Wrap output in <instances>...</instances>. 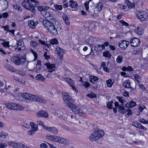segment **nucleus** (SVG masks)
<instances>
[{
    "label": "nucleus",
    "mask_w": 148,
    "mask_h": 148,
    "mask_svg": "<svg viewBox=\"0 0 148 148\" xmlns=\"http://www.w3.org/2000/svg\"><path fill=\"white\" fill-rule=\"evenodd\" d=\"M141 51L142 49H140L137 50H134L132 52V53L134 55H137L141 56H142Z\"/></svg>",
    "instance_id": "nucleus-29"
},
{
    "label": "nucleus",
    "mask_w": 148,
    "mask_h": 148,
    "mask_svg": "<svg viewBox=\"0 0 148 148\" xmlns=\"http://www.w3.org/2000/svg\"><path fill=\"white\" fill-rule=\"evenodd\" d=\"M83 85L86 88H87L90 86V83L87 82H85Z\"/></svg>",
    "instance_id": "nucleus-60"
},
{
    "label": "nucleus",
    "mask_w": 148,
    "mask_h": 148,
    "mask_svg": "<svg viewBox=\"0 0 148 148\" xmlns=\"http://www.w3.org/2000/svg\"><path fill=\"white\" fill-rule=\"evenodd\" d=\"M8 135V133L7 132L2 131L0 132V138L5 139Z\"/></svg>",
    "instance_id": "nucleus-28"
},
{
    "label": "nucleus",
    "mask_w": 148,
    "mask_h": 148,
    "mask_svg": "<svg viewBox=\"0 0 148 148\" xmlns=\"http://www.w3.org/2000/svg\"><path fill=\"white\" fill-rule=\"evenodd\" d=\"M136 34L138 35H141L143 33V30L141 27H137L135 30Z\"/></svg>",
    "instance_id": "nucleus-23"
},
{
    "label": "nucleus",
    "mask_w": 148,
    "mask_h": 148,
    "mask_svg": "<svg viewBox=\"0 0 148 148\" xmlns=\"http://www.w3.org/2000/svg\"><path fill=\"white\" fill-rule=\"evenodd\" d=\"M104 134L103 131L102 130H98L92 133L90 136V140L93 141L98 140L101 137H103Z\"/></svg>",
    "instance_id": "nucleus-5"
},
{
    "label": "nucleus",
    "mask_w": 148,
    "mask_h": 148,
    "mask_svg": "<svg viewBox=\"0 0 148 148\" xmlns=\"http://www.w3.org/2000/svg\"><path fill=\"white\" fill-rule=\"evenodd\" d=\"M21 95L25 99L33 101L35 100V95L29 94L26 92H23L21 94Z\"/></svg>",
    "instance_id": "nucleus-11"
},
{
    "label": "nucleus",
    "mask_w": 148,
    "mask_h": 148,
    "mask_svg": "<svg viewBox=\"0 0 148 148\" xmlns=\"http://www.w3.org/2000/svg\"><path fill=\"white\" fill-rule=\"evenodd\" d=\"M105 47L104 45H100L99 44H96L94 50L97 52H100L101 50L105 49Z\"/></svg>",
    "instance_id": "nucleus-20"
},
{
    "label": "nucleus",
    "mask_w": 148,
    "mask_h": 148,
    "mask_svg": "<svg viewBox=\"0 0 148 148\" xmlns=\"http://www.w3.org/2000/svg\"><path fill=\"white\" fill-rule=\"evenodd\" d=\"M7 147V144L5 143H0V148H5Z\"/></svg>",
    "instance_id": "nucleus-52"
},
{
    "label": "nucleus",
    "mask_w": 148,
    "mask_h": 148,
    "mask_svg": "<svg viewBox=\"0 0 148 148\" xmlns=\"http://www.w3.org/2000/svg\"><path fill=\"white\" fill-rule=\"evenodd\" d=\"M103 8L102 3L99 2L95 8V13H97L101 11Z\"/></svg>",
    "instance_id": "nucleus-18"
},
{
    "label": "nucleus",
    "mask_w": 148,
    "mask_h": 148,
    "mask_svg": "<svg viewBox=\"0 0 148 148\" xmlns=\"http://www.w3.org/2000/svg\"><path fill=\"white\" fill-rule=\"evenodd\" d=\"M114 106L116 108H118V111L122 114H124L127 112V108L125 109L123 106H119L117 102H115Z\"/></svg>",
    "instance_id": "nucleus-10"
},
{
    "label": "nucleus",
    "mask_w": 148,
    "mask_h": 148,
    "mask_svg": "<svg viewBox=\"0 0 148 148\" xmlns=\"http://www.w3.org/2000/svg\"><path fill=\"white\" fill-rule=\"evenodd\" d=\"M120 22L122 24L123 26H128L129 25L128 23L123 20H120Z\"/></svg>",
    "instance_id": "nucleus-51"
},
{
    "label": "nucleus",
    "mask_w": 148,
    "mask_h": 148,
    "mask_svg": "<svg viewBox=\"0 0 148 148\" xmlns=\"http://www.w3.org/2000/svg\"><path fill=\"white\" fill-rule=\"evenodd\" d=\"M16 142H9L8 143V144L9 145H10L12 147H15V143Z\"/></svg>",
    "instance_id": "nucleus-56"
},
{
    "label": "nucleus",
    "mask_w": 148,
    "mask_h": 148,
    "mask_svg": "<svg viewBox=\"0 0 148 148\" xmlns=\"http://www.w3.org/2000/svg\"><path fill=\"white\" fill-rule=\"evenodd\" d=\"M2 27L3 28L4 30L6 31L9 32V27L8 25H5V26H2Z\"/></svg>",
    "instance_id": "nucleus-58"
},
{
    "label": "nucleus",
    "mask_w": 148,
    "mask_h": 148,
    "mask_svg": "<svg viewBox=\"0 0 148 148\" xmlns=\"http://www.w3.org/2000/svg\"><path fill=\"white\" fill-rule=\"evenodd\" d=\"M31 52L34 56L35 58L36 59L37 58V53L35 51H33L32 49H31Z\"/></svg>",
    "instance_id": "nucleus-64"
},
{
    "label": "nucleus",
    "mask_w": 148,
    "mask_h": 148,
    "mask_svg": "<svg viewBox=\"0 0 148 148\" xmlns=\"http://www.w3.org/2000/svg\"><path fill=\"white\" fill-rule=\"evenodd\" d=\"M127 143L131 145H138L141 143V142H139L137 140H136L132 142V143H128V142H127Z\"/></svg>",
    "instance_id": "nucleus-47"
},
{
    "label": "nucleus",
    "mask_w": 148,
    "mask_h": 148,
    "mask_svg": "<svg viewBox=\"0 0 148 148\" xmlns=\"http://www.w3.org/2000/svg\"><path fill=\"white\" fill-rule=\"evenodd\" d=\"M64 79L66 82L72 87V89L75 90V88L73 86L74 82L73 80L69 77H65Z\"/></svg>",
    "instance_id": "nucleus-15"
},
{
    "label": "nucleus",
    "mask_w": 148,
    "mask_h": 148,
    "mask_svg": "<svg viewBox=\"0 0 148 148\" xmlns=\"http://www.w3.org/2000/svg\"><path fill=\"white\" fill-rule=\"evenodd\" d=\"M5 69L8 71L12 72L15 71V69L12 66L8 65H7L5 67Z\"/></svg>",
    "instance_id": "nucleus-33"
},
{
    "label": "nucleus",
    "mask_w": 148,
    "mask_h": 148,
    "mask_svg": "<svg viewBox=\"0 0 148 148\" xmlns=\"http://www.w3.org/2000/svg\"><path fill=\"white\" fill-rule=\"evenodd\" d=\"M69 6L71 8L73 11H77L79 9L78 5L76 2L73 0L69 1Z\"/></svg>",
    "instance_id": "nucleus-8"
},
{
    "label": "nucleus",
    "mask_w": 148,
    "mask_h": 148,
    "mask_svg": "<svg viewBox=\"0 0 148 148\" xmlns=\"http://www.w3.org/2000/svg\"><path fill=\"white\" fill-rule=\"evenodd\" d=\"M35 100H33V101H37L42 103H45L46 102L45 101L40 97H37V96L35 95Z\"/></svg>",
    "instance_id": "nucleus-30"
},
{
    "label": "nucleus",
    "mask_w": 148,
    "mask_h": 148,
    "mask_svg": "<svg viewBox=\"0 0 148 148\" xmlns=\"http://www.w3.org/2000/svg\"><path fill=\"white\" fill-rule=\"evenodd\" d=\"M36 80L44 82L45 80V79L40 74L37 75L36 76Z\"/></svg>",
    "instance_id": "nucleus-26"
},
{
    "label": "nucleus",
    "mask_w": 148,
    "mask_h": 148,
    "mask_svg": "<svg viewBox=\"0 0 148 148\" xmlns=\"http://www.w3.org/2000/svg\"><path fill=\"white\" fill-rule=\"evenodd\" d=\"M47 138L50 140L54 142H58L59 137L55 136H51L48 135L46 136Z\"/></svg>",
    "instance_id": "nucleus-21"
},
{
    "label": "nucleus",
    "mask_w": 148,
    "mask_h": 148,
    "mask_svg": "<svg viewBox=\"0 0 148 148\" xmlns=\"http://www.w3.org/2000/svg\"><path fill=\"white\" fill-rule=\"evenodd\" d=\"M47 66L48 71L49 73H52L55 70V66L54 64L50 63H46L45 64Z\"/></svg>",
    "instance_id": "nucleus-12"
},
{
    "label": "nucleus",
    "mask_w": 148,
    "mask_h": 148,
    "mask_svg": "<svg viewBox=\"0 0 148 148\" xmlns=\"http://www.w3.org/2000/svg\"><path fill=\"white\" fill-rule=\"evenodd\" d=\"M17 45H25L23 39H19L16 43Z\"/></svg>",
    "instance_id": "nucleus-41"
},
{
    "label": "nucleus",
    "mask_w": 148,
    "mask_h": 148,
    "mask_svg": "<svg viewBox=\"0 0 148 148\" xmlns=\"http://www.w3.org/2000/svg\"><path fill=\"white\" fill-rule=\"evenodd\" d=\"M37 7V10H38V11L40 12L41 14L42 11H45V10H48L49 8V7L48 6H39V5Z\"/></svg>",
    "instance_id": "nucleus-24"
},
{
    "label": "nucleus",
    "mask_w": 148,
    "mask_h": 148,
    "mask_svg": "<svg viewBox=\"0 0 148 148\" xmlns=\"http://www.w3.org/2000/svg\"><path fill=\"white\" fill-rule=\"evenodd\" d=\"M54 7L55 9L58 10H61L62 8V5L57 4L54 5Z\"/></svg>",
    "instance_id": "nucleus-43"
},
{
    "label": "nucleus",
    "mask_w": 148,
    "mask_h": 148,
    "mask_svg": "<svg viewBox=\"0 0 148 148\" xmlns=\"http://www.w3.org/2000/svg\"><path fill=\"white\" fill-rule=\"evenodd\" d=\"M43 127L44 129L50 132L51 131V129H52V127H49L45 125L43 126Z\"/></svg>",
    "instance_id": "nucleus-59"
},
{
    "label": "nucleus",
    "mask_w": 148,
    "mask_h": 148,
    "mask_svg": "<svg viewBox=\"0 0 148 148\" xmlns=\"http://www.w3.org/2000/svg\"><path fill=\"white\" fill-rule=\"evenodd\" d=\"M132 125L138 128H140V126H141V124H140L136 121L133 122L132 123Z\"/></svg>",
    "instance_id": "nucleus-37"
},
{
    "label": "nucleus",
    "mask_w": 148,
    "mask_h": 148,
    "mask_svg": "<svg viewBox=\"0 0 148 148\" xmlns=\"http://www.w3.org/2000/svg\"><path fill=\"white\" fill-rule=\"evenodd\" d=\"M107 86L109 87H111L113 84V82L111 79H109L106 81Z\"/></svg>",
    "instance_id": "nucleus-36"
},
{
    "label": "nucleus",
    "mask_w": 148,
    "mask_h": 148,
    "mask_svg": "<svg viewBox=\"0 0 148 148\" xmlns=\"http://www.w3.org/2000/svg\"><path fill=\"white\" fill-rule=\"evenodd\" d=\"M140 88L141 89L143 90H145L146 89V88L144 86L143 84H138Z\"/></svg>",
    "instance_id": "nucleus-63"
},
{
    "label": "nucleus",
    "mask_w": 148,
    "mask_h": 148,
    "mask_svg": "<svg viewBox=\"0 0 148 148\" xmlns=\"http://www.w3.org/2000/svg\"><path fill=\"white\" fill-rule=\"evenodd\" d=\"M129 41L125 40H121V42L118 43L119 47L123 49H124L129 45Z\"/></svg>",
    "instance_id": "nucleus-13"
},
{
    "label": "nucleus",
    "mask_w": 148,
    "mask_h": 148,
    "mask_svg": "<svg viewBox=\"0 0 148 148\" xmlns=\"http://www.w3.org/2000/svg\"><path fill=\"white\" fill-rule=\"evenodd\" d=\"M62 96L64 102L67 103L68 106L76 114L83 116L85 114V112L79 108L76 105L71 103L72 101L71 97L66 92H64L62 94Z\"/></svg>",
    "instance_id": "nucleus-2"
},
{
    "label": "nucleus",
    "mask_w": 148,
    "mask_h": 148,
    "mask_svg": "<svg viewBox=\"0 0 148 148\" xmlns=\"http://www.w3.org/2000/svg\"><path fill=\"white\" fill-rule=\"evenodd\" d=\"M89 2H86L84 3V6L86 8V9L87 11L89 8L88 7Z\"/></svg>",
    "instance_id": "nucleus-61"
},
{
    "label": "nucleus",
    "mask_w": 148,
    "mask_h": 148,
    "mask_svg": "<svg viewBox=\"0 0 148 148\" xmlns=\"http://www.w3.org/2000/svg\"><path fill=\"white\" fill-rule=\"evenodd\" d=\"M130 82L129 79L126 80L123 83V86L126 88H128L130 90V91L133 90L134 88L131 86Z\"/></svg>",
    "instance_id": "nucleus-14"
},
{
    "label": "nucleus",
    "mask_w": 148,
    "mask_h": 148,
    "mask_svg": "<svg viewBox=\"0 0 148 148\" xmlns=\"http://www.w3.org/2000/svg\"><path fill=\"white\" fill-rule=\"evenodd\" d=\"M112 103H113L112 101H111L110 102H107V103H106L108 109H111L112 108Z\"/></svg>",
    "instance_id": "nucleus-46"
},
{
    "label": "nucleus",
    "mask_w": 148,
    "mask_h": 148,
    "mask_svg": "<svg viewBox=\"0 0 148 148\" xmlns=\"http://www.w3.org/2000/svg\"><path fill=\"white\" fill-rule=\"evenodd\" d=\"M125 2L129 9H131L135 7V4L130 2L128 0H126Z\"/></svg>",
    "instance_id": "nucleus-27"
},
{
    "label": "nucleus",
    "mask_w": 148,
    "mask_h": 148,
    "mask_svg": "<svg viewBox=\"0 0 148 148\" xmlns=\"http://www.w3.org/2000/svg\"><path fill=\"white\" fill-rule=\"evenodd\" d=\"M130 108L134 107L136 106V103L133 101H130Z\"/></svg>",
    "instance_id": "nucleus-62"
},
{
    "label": "nucleus",
    "mask_w": 148,
    "mask_h": 148,
    "mask_svg": "<svg viewBox=\"0 0 148 148\" xmlns=\"http://www.w3.org/2000/svg\"><path fill=\"white\" fill-rule=\"evenodd\" d=\"M30 44L33 47H35L37 45V43L33 40H32L30 42Z\"/></svg>",
    "instance_id": "nucleus-53"
},
{
    "label": "nucleus",
    "mask_w": 148,
    "mask_h": 148,
    "mask_svg": "<svg viewBox=\"0 0 148 148\" xmlns=\"http://www.w3.org/2000/svg\"><path fill=\"white\" fill-rule=\"evenodd\" d=\"M51 132L54 134H56L58 133V130L56 128L54 127H52Z\"/></svg>",
    "instance_id": "nucleus-45"
},
{
    "label": "nucleus",
    "mask_w": 148,
    "mask_h": 148,
    "mask_svg": "<svg viewBox=\"0 0 148 148\" xmlns=\"http://www.w3.org/2000/svg\"><path fill=\"white\" fill-rule=\"evenodd\" d=\"M36 115L37 116L39 117H44L47 118L48 117L47 113L46 112L42 110L38 111L36 114Z\"/></svg>",
    "instance_id": "nucleus-19"
},
{
    "label": "nucleus",
    "mask_w": 148,
    "mask_h": 148,
    "mask_svg": "<svg viewBox=\"0 0 148 148\" xmlns=\"http://www.w3.org/2000/svg\"><path fill=\"white\" fill-rule=\"evenodd\" d=\"M103 56L106 57L110 58L112 55L111 53L109 51H106L103 52Z\"/></svg>",
    "instance_id": "nucleus-32"
},
{
    "label": "nucleus",
    "mask_w": 148,
    "mask_h": 148,
    "mask_svg": "<svg viewBox=\"0 0 148 148\" xmlns=\"http://www.w3.org/2000/svg\"><path fill=\"white\" fill-rule=\"evenodd\" d=\"M5 105L8 108L14 110H22L24 108L23 107L14 103H6Z\"/></svg>",
    "instance_id": "nucleus-6"
},
{
    "label": "nucleus",
    "mask_w": 148,
    "mask_h": 148,
    "mask_svg": "<svg viewBox=\"0 0 148 148\" xmlns=\"http://www.w3.org/2000/svg\"><path fill=\"white\" fill-rule=\"evenodd\" d=\"M148 14L145 11H137L136 12V16L138 18L142 21H146L147 18Z\"/></svg>",
    "instance_id": "nucleus-7"
},
{
    "label": "nucleus",
    "mask_w": 148,
    "mask_h": 148,
    "mask_svg": "<svg viewBox=\"0 0 148 148\" xmlns=\"http://www.w3.org/2000/svg\"><path fill=\"white\" fill-rule=\"evenodd\" d=\"M47 145L45 143H42L40 145V147L41 148H47Z\"/></svg>",
    "instance_id": "nucleus-57"
},
{
    "label": "nucleus",
    "mask_w": 148,
    "mask_h": 148,
    "mask_svg": "<svg viewBox=\"0 0 148 148\" xmlns=\"http://www.w3.org/2000/svg\"><path fill=\"white\" fill-rule=\"evenodd\" d=\"M117 98L118 99L119 101L122 103L121 105H123V103L125 101L124 98L123 97H117Z\"/></svg>",
    "instance_id": "nucleus-42"
},
{
    "label": "nucleus",
    "mask_w": 148,
    "mask_h": 148,
    "mask_svg": "<svg viewBox=\"0 0 148 148\" xmlns=\"http://www.w3.org/2000/svg\"><path fill=\"white\" fill-rule=\"evenodd\" d=\"M15 146H16V147H15L16 148H23L25 146V145L16 142Z\"/></svg>",
    "instance_id": "nucleus-34"
},
{
    "label": "nucleus",
    "mask_w": 148,
    "mask_h": 148,
    "mask_svg": "<svg viewBox=\"0 0 148 148\" xmlns=\"http://www.w3.org/2000/svg\"><path fill=\"white\" fill-rule=\"evenodd\" d=\"M134 78L135 80L138 82H140V79L141 77L138 74H136L134 75Z\"/></svg>",
    "instance_id": "nucleus-35"
},
{
    "label": "nucleus",
    "mask_w": 148,
    "mask_h": 148,
    "mask_svg": "<svg viewBox=\"0 0 148 148\" xmlns=\"http://www.w3.org/2000/svg\"><path fill=\"white\" fill-rule=\"evenodd\" d=\"M12 62L15 65L19 66L24 64L26 61V58L25 55L22 56L20 54L14 56L11 59Z\"/></svg>",
    "instance_id": "nucleus-4"
},
{
    "label": "nucleus",
    "mask_w": 148,
    "mask_h": 148,
    "mask_svg": "<svg viewBox=\"0 0 148 148\" xmlns=\"http://www.w3.org/2000/svg\"><path fill=\"white\" fill-rule=\"evenodd\" d=\"M30 124L31 126V129L35 132L38 130V125L33 122H31Z\"/></svg>",
    "instance_id": "nucleus-25"
},
{
    "label": "nucleus",
    "mask_w": 148,
    "mask_h": 148,
    "mask_svg": "<svg viewBox=\"0 0 148 148\" xmlns=\"http://www.w3.org/2000/svg\"><path fill=\"white\" fill-rule=\"evenodd\" d=\"M47 10H45V11H42L41 13V14L47 19H44L42 21V23L50 33L53 35H57L58 34L57 30L54 25L56 23V20Z\"/></svg>",
    "instance_id": "nucleus-1"
},
{
    "label": "nucleus",
    "mask_w": 148,
    "mask_h": 148,
    "mask_svg": "<svg viewBox=\"0 0 148 148\" xmlns=\"http://www.w3.org/2000/svg\"><path fill=\"white\" fill-rule=\"evenodd\" d=\"M140 40L136 38H132L130 40V43L133 47H137L140 45Z\"/></svg>",
    "instance_id": "nucleus-9"
},
{
    "label": "nucleus",
    "mask_w": 148,
    "mask_h": 148,
    "mask_svg": "<svg viewBox=\"0 0 148 148\" xmlns=\"http://www.w3.org/2000/svg\"><path fill=\"white\" fill-rule=\"evenodd\" d=\"M123 59V57L122 56L120 55L116 59V61L118 63H121Z\"/></svg>",
    "instance_id": "nucleus-40"
},
{
    "label": "nucleus",
    "mask_w": 148,
    "mask_h": 148,
    "mask_svg": "<svg viewBox=\"0 0 148 148\" xmlns=\"http://www.w3.org/2000/svg\"><path fill=\"white\" fill-rule=\"evenodd\" d=\"M87 96L89 98H93L96 97V95L93 92H91L90 94H88L87 95Z\"/></svg>",
    "instance_id": "nucleus-38"
},
{
    "label": "nucleus",
    "mask_w": 148,
    "mask_h": 148,
    "mask_svg": "<svg viewBox=\"0 0 148 148\" xmlns=\"http://www.w3.org/2000/svg\"><path fill=\"white\" fill-rule=\"evenodd\" d=\"M44 56L45 58L47 60H49L50 58V56L49 55H47V53L46 52H45L44 53Z\"/></svg>",
    "instance_id": "nucleus-55"
},
{
    "label": "nucleus",
    "mask_w": 148,
    "mask_h": 148,
    "mask_svg": "<svg viewBox=\"0 0 148 148\" xmlns=\"http://www.w3.org/2000/svg\"><path fill=\"white\" fill-rule=\"evenodd\" d=\"M58 41L56 38H54L51 40L50 41V43L52 45H56L58 43Z\"/></svg>",
    "instance_id": "nucleus-39"
},
{
    "label": "nucleus",
    "mask_w": 148,
    "mask_h": 148,
    "mask_svg": "<svg viewBox=\"0 0 148 148\" xmlns=\"http://www.w3.org/2000/svg\"><path fill=\"white\" fill-rule=\"evenodd\" d=\"M61 112H62V113L64 114H65V113H66L67 115L68 116H70V114H71V112H69L67 111V110H66L64 109H62L61 110Z\"/></svg>",
    "instance_id": "nucleus-44"
},
{
    "label": "nucleus",
    "mask_w": 148,
    "mask_h": 148,
    "mask_svg": "<svg viewBox=\"0 0 148 148\" xmlns=\"http://www.w3.org/2000/svg\"><path fill=\"white\" fill-rule=\"evenodd\" d=\"M38 22V21H34L33 20H29L28 22V26L32 29H34Z\"/></svg>",
    "instance_id": "nucleus-16"
},
{
    "label": "nucleus",
    "mask_w": 148,
    "mask_h": 148,
    "mask_svg": "<svg viewBox=\"0 0 148 148\" xmlns=\"http://www.w3.org/2000/svg\"><path fill=\"white\" fill-rule=\"evenodd\" d=\"M17 47L15 48V50L17 52H21L25 49V45H17Z\"/></svg>",
    "instance_id": "nucleus-22"
},
{
    "label": "nucleus",
    "mask_w": 148,
    "mask_h": 148,
    "mask_svg": "<svg viewBox=\"0 0 148 148\" xmlns=\"http://www.w3.org/2000/svg\"><path fill=\"white\" fill-rule=\"evenodd\" d=\"M22 5L26 9L32 12L35 11V7H37L40 5L39 2L38 1L34 0H24L22 2Z\"/></svg>",
    "instance_id": "nucleus-3"
},
{
    "label": "nucleus",
    "mask_w": 148,
    "mask_h": 148,
    "mask_svg": "<svg viewBox=\"0 0 148 148\" xmlns=\"http://www.w3.org/2000/svg\"><path fill=\"white\" fill-rule=\"evenodd\" d=\"M98 79V78L97 76H92L90 77V81L92 84L95 83L96 81H97Z\"/></svg>",
    "instance_id": "nucleus-31"
},
{
    "label": "nucleus",
    "mask_w": 148,
    "mask_h": 148,
    "mask_svg": "<svg viewBox=\"0 0 148 148\" xmlns=\"http://www.w3.org/2000/svg\"><path fill=\"white\" fill-rule=\"evenodd\" d=\"M58 140V142L61 144L64 143V142L66 140L65 139L61 137H59Z\"/></svg>",
    "instance_id": "nucleus-48"
},
{
    "label": "nucleus",
    "mask_w": 148,
    "mask_h": 148,
    "mask_svg": "<svg viewBox=\"0 0 148 148\" xmlns=\"http://www.w3.org/2000/svg\"><path fill=\"white\" fill-rule=\"evenodd\" d=\"M56 52L60 57V58L62 59L64 54V51L63 49L60 47H58L56 50Z\"/></svg>",
    "instance_id": "nucleus-17"
},
{
    "label": "nucleus",
    "mask_w": 148,
    "mask_h": 148,
    "mask_svg": "<svg viewBox=\"0 0 148 148\" xmlns=\"http://www.w3.org/2000/svg\"><path fill=\"white\" fill-rule=\"evenodd\" d=\"M142 2L141 1L138 0L137 1L136 4L137 7L140 8L142 6Z\"/></svg>",
    "instance_id": "nucleus-49"
},
{
    "label": "nucleus",
    "mask_w": 148,
    "mask_h": 148,
    "mask_svg": "<svg viewBox=\"0 0 148 148\" xmlns=\"http://www.w3.org/2000/svg\"><path fill=\"white\" fill-rule=\"evenodd\" d=\"M61 126L66 131H68L70 130V128L69 127L66 126L65 125H61Z\"/></svg>",
    "instance_id": "nucleus-54"
},
{
    "label": "nucleus",
    "mask_w": 148,
    "mask_h": 148,
    "mask_svg": "<svg viewBox=\"0 0 148 148\" xmlns=\"http://www.w3.org/2000/svg\"><path fill=\"white\" fill-rule=\"evenodd\" d=\"M2 45L5 47H9V42H5L2 43Z\"/></svg>",
    "instance_id": "nucleus-50"
}]
</instances>
